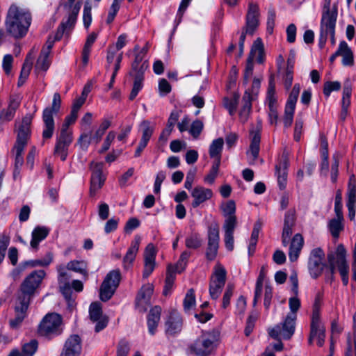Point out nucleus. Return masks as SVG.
Listing matches in <instances>:
<instances>
[{
    "mask_svg": "<svg viewBox=\"0 0 356 356\" xmlns=\"http://www.w3.org/2000/svg\"><path fill=\"white\" fill-rule=\"evenodd\" d=\"M31 23V15L25 9L15 4L10 6L6 19V29L8 34L16 39L24 37Z\"/></svg>",
    "mask_w": 356,
    "mask_h": 356,
    "instance_id": "obj_1",
    "label": "nucleus"
},
{
    "mask_svg": "<svg viewBox=\"0 0 356 356\" xmlns=\"http://www.w3.org/2000/svg\"><path fill=\"white\" fill-rule=\"evenodd\" d=\"M290 312L286 315L282 323L268 329V334L275 339H278L280 336L284 339H289L295 332L297 312L301 306L300 300L298 296L295 295L289 300Z\"/></svg>",
    "mask_w": 356,
    "mask_h": 356,
    "instance_id": "obj_2",
    "label": "nucleus"
},
{
    "mask_svg": "<svg viewBox=\"0 0 356 356\" xmlns=\"http://www.w3.org/2000/svg\"><path fill=\"white\" fill-rule=\"evenodd\" d=\"M219 336L217 332L202 331L201 334L188 346L191 353L197 356H209L216 349Z\"/></svg>",
    "mask_w": 356,
    "mask_h": 356,
    "instance_id": "obj_3",
    "label": "nucleus"
},
{
    "mask_svg": "<svg viewBox=\"0 0 356 356\" xmlns=\"http://www.w3.org/2000/svg\"><path fill=\"white\" fill-rule=\"evenodd\" d=\"M346 250L343 244H339L334 252L327 254V261L332 274H334L337 269L345 286L349 281V265L346 259Z\"/></svg>",
    "mask_w": 356,
    "mask_h": 356,
    "instance_id": "obj_4",
    "label": "nucleus"
},
{
    "mask_svg": "<svg viewBox=\"0 0 356 356\" xmlns=\"http://www.w3.org/2000/svg\"><path fill=\"white\" fill-rule=\"evenodd\" d=\"M337 15L338 12L337 8L330 9L328 6L323 7L321 20L319 38V43L321 46L325 44L329 34L332 35L335 33Z\"/></svg>",
    "mask_w": 356,
    "mask_h": 356,
    "instance_id": "obj_5",
    "label": "nucleus"
},
{
    "mask_svg": "<svg viewBox=\"0 0 356 356\" xmlns=\"http://www.w3.org/2000/svg\"><path fill=\"white\" fill-rule=\"evenodd\" d=\"M45 275L46 273L44 270H34L30 273L22 283L17 298L24 299L30 302L35 289L40 286Z\"/></svg>",
    "mask_w": 356,
    "mask_h": 356,
    "instance_id": "obj_6",
    "label": "nucleus"
},
{
    "mask_svg": "<svg viewBox=\"0 0 356 356\" xmlns=\"http://www.w3.org/2000/svg\"><path fill=\"white\" fill-rule=\"evenodd\" d=\"M62 318L57 314L52 313L47 314L38 327V333L47 337H53L60 334L61 329Z\"/></svg>",
    "mask_w": 356,
    "mask_h": 356,
    "instance_id": "obj_7",
    "label": "nucleus"
},
{
    "mask_svg": "<svg viewBox=\"0 0 356 356\" xmlns=\"http://www.w3.org/2000/svg\"><path fill=\"white\" fill-rule=\"evenodd\" d=\"M121 280L119 269L110 271L105 277L99 290V298L102 301H108L115 293Z\"/></svg>",
    "mask_w": 356,
    "mask_h": 356,
    "instance_id": "obj_8",
    "label": "nucleus"
},
{
    "mask_svg": "<svg viewBox=\"0 0 356 356\" xmlns=\"http://www.w3.org/2000/svg\"><path fill=\"white\" fill-rule=\"evenodd\" d=\"M61 106V97L58 92H55L51 106L47 107L42 112L44 130L42 134H53L55 129L54 115H57Z\"/></svg>",
    "mask_w": 356,
    "mask_h": 356,
    "instance_id": "obj_9",
    "label": "nucleus"
},
{
    "mask_svg": "<svg viewBox=\"0 0 356 356\" xmlns=\"http://www.w3.org/2000/svg\"><path fill=\"white\" fill-rule=\"evenodd\" d=\"M227 272L223 266L217 265L211 276L209 282V295L211 299L217 300L222 293L226 282Z\"/></svg>",
    "mask_w": 356,
    "mask_h": 356,
    "instance_id": "obj_10",
    "label": "nucleus"
},
{
    "mask_svg": "<svg viewBox=\"0 0 356 356\" xmlns=\"http://www.w3.org/2000/svg\"><path fill=\"white\" fill-rule=\"evenodd\" d=\"M325 329L321 322L318 308L316 305L312 312L309 343L311 344L314 340H316L317 345L320 347L322 346L325 342Z\"/></svg>",
    "mask_w": 356,
    "mask_h": 356,
    "instance_id": "obj_11",
    "label": "nucleus"
},
{
    "mask_svg": "<svg viewBox=\"0 0 356 356\" xmlns=\"http://www.w3.org/2000/svg\"><path fill=\"white\" fill-rule=\"evenodd\" d=\"M256 57L258 63H261L264 61V49L261 38H257L253 42L250 54L247 60L245 70L244 72V81L247 83L252 74L253 59Z\"/></svg>",
    "mask_w": 356,
    "mask_h": 356,
    "instance_id": "obj_12",
    "label": "nucleus"
},
{
    "mask_svg": "<svg viewBox=\"0 0 356 356\" xmlns=\"http://www.w3.org/2000/svg\"><path fill=\"white\" fill-rule=\"evenodd\" d=\"M81 7V3L78 1L76 3L74 6H72V9H65L67 10V15L63 19L57 29L56 33V40H60L65 33H67L74 28Z\"/></svg>",
    "mask_w": 356,
    "mask_h": 356,
    "instance_id": "obj_13",
    "label": "nucleus"
},
{
    "mask_svg": "<svg viewBox=\"0 0 356 356\" xmlns=\"http://www.w3.org/2000/svg\"><path fill=\"white\" fill-rule=\"evenodd\" d=\"M324 258L325 253L321 248H316L311 251L308 259V270L313 278H317L322 274L325 266Z\"/></svg>",
    "mask_w": 356,
    "mask_h": 356,
    "instance_id": "obj_14",
    "label": "nucleus"
},
{
    "mask_svg": "<svg viewBox=\"0 0 356 356\" xmlns=\"http://www.w3.org/2000/svg\"><path fill=\"white\" fill-rule=\"evenodd\" d=\"M92 175L90 178V195L93 197L97 192L103 186L106 177L103 175V163H90Z\"/></svg>",
    "mask_w": 356,
    "mask_h": 356,
    "instance_id": "obj_15",
    "label": "nucleus"
},
{
    "mask_svg": "<svg viewBox=\"0 0 356 356\" xmlns=\"http://www.w3.org/2000/svg\"><path fill=\"white\" fill-rule=\"evenodd\" d=\"M29 303L24 299L17 298L14 305L15 316L9 320V325L11 329L16 330L20 327L27 316Z\"/></svg>",
    "mask_w": 356,
    "mask_h": 356,
    "instance_id": "obj_16",
    "label": "nucleus"
},
{
    "mask_svg": "<svg viewBox=\"0 0 356 356\" xmlns=\"http://www.w3.org/2000/svg\"><path fill=\"white\" fill-rule=\"evenodd\" d=\"M220 236L218 224H212L209 227L208 230V246L206 252L207 258L212 261L218 253L219 247Z\"/></svg>",
    "mask_w": 356,
    "mask_h": 356,
    "instance_id": "obj_17",
    "label": "nucleus"
},
{
    "mask_svg": "<svg viewBox=\"0 0 356 356\" xmlns=\"http://www.w3.org/2000/svg\"><path fill=\"white\" fill-rule=\"evenodd\" d=\"M183 327V319L181 314L176 310H172L165 322V333L167 337H175L179 334Z\"/></svg>",
    "mask_w": 356,
    "mask_h": 356,
    "instance_id": "obj_18",
    "label": "nucleus"
},
{
    "mask_svg": "<svg viewBox=\"0 0 356 356\" xmlns=\"http://www.w3.org/2000/svg\"><path fill=\"white\" fill-rule=\"evenodd\" d=\"M300 91V86L296 83L289 94L284 110V124L285 127H289L291 124Z\"/></svg>",
    "mask_w": 356,
    "mask_h": 356,
    "instance_id": "obj_19",
    "label": "nucleus"
},
{
    "mask_svg": "<svg viewBox=\"0 0 356 356\" xmlns=\"http://www.w3.org/2000/svg\"><path fill=\"white\" fill-rule=\"evenodd\" d=\"M259 6L250 1L248 3V9L246 15V23L243 28L249 35H253L259 24Z\"/></svg>",
    "mask_w": 356,
    "mask_h": 356,
    "instance_id": "obj_20",
    "label": "nucleus"
},
{
    "mask_svg": "<svg viewBox=\"0 0 356 356\" xmlns=\"http://www.w3.org/2000/svg\"><path fill=\"white\" fill-rule=\"evenodd\" d=\"M82 340L78 334L70 336L64 343L60 356H80Z\"/></svg>",
    "mask_w": 356,
    "mask_h": 356,
    "instance_id": "obj_21",
    "label": "nucleus"
},
{
    "mask_svg": "<svg viewBox=\"0 0 356 356\" xmlns=\"http://www.w3.org/2000/svg\"><path fill=\"white\" fill-rule=\"evenodd\" d=\"M213 195V193L211 189L202 186H195L191 191V197H193L192 207L197 208L207 201L211 200Z\"/></svg>",
    "mask_w": 356,
    "mask_h": 356,
    "instance_id": "obj_22",
    "label": "nucleus"
},
{
    "mask_svg": "<svg viewBox=\"0 0 356 356\" xmlns=\"http://www.w3.org/2000/svg\"><path fill=\"white\" fill-rule=\"evenodd\" d=\"M289 166L288 156L283 154L275 165V175L281 190L286 188L287 183V169Z\"/></svg>",
    "mask_w": 356,
    "mask_h": 356,
    "instance_id": "obj_23",
    "label": "nucleus"
},
{
    "mask_svg": "<svg viewBox=\"0 0 356 356\" xmlns=\"http://www.w3.org/2000/svg\"><path fill=\"white\" fill-rule=\"evenodd\" d=\"M154 291V286L151 284L143 285L139 291L136 299V305L140 312H145L150 303V299Z\"/></svg>",
    "mask_w": 356,
    "mask_h": 356,
    "instance_id": "obj_24",
    "label": "nucleus"
},
{
    "mask_svg": "<svg viewBox=\"0 0 356 356\" xmlns=\"http://www.w3.org/2000/svg\"><path fill=\"white\" fill-rule=\"evenodd\" d=\"M156 250L154 245L149 243L147 245L144 252V270L143 278H147L155 268Z\"/></svg>",
    "mask_w": 356,
    "mask_h": 356,
    "instance_id": "obj_25",
    "label": "nucleus"
},
{
    "mask_svg": "<svg viewBox=\"0 0 356 356\" xmlns=\"http://www.w3.org/2000/svg\"><path fill=\"white\" fill-rule=\"evenodd\" d=\"M20 104V99L18 96H11L6 108L0 111V122L10 121L15 116V112Z\"/></svg>",
    "mask_w": 356,
    "mask_h": 356,
    "instance_id": "obj_26",
    "label": "nucleus"
},
{
    "mask_svg": "<svg viewBox=\"0 0 356 356\" xmlns=\"http://www.w3.org/2000/svg\"><path fill=\"white\" fill-rule=\"evenodd\" d=\"M148 67V63L147 61L144 63L140 67L139 71L136 74L131 75L134 77V86L131 92L129 95V99L133 100L138 95L139 91L143 88V80H144V72Z\"/></svg>",
    "mask_w": 356,
    "mask_h": 356,
    "instance_id": "obj_27",
    "label": "nucleus"
},
{
    "mask_svg": "<svg viewBox=\"0 0 356 356\" xmlns=\"http://www.w3.org/2000/svg\"><path fill=\"white\" fill-rule=\"evenodd\" d=\"M140 241V236L136 235L131 241V245L123 258V266L124 269H129L134 262L138 252Z\"/></svg>",
    "mask_w": 356,
    "mask_h": 356,
    "instance_id": "obj_28",
    "label": "nucleus"
},
{
    "mask_svg": "<svg viewBox=\"0 0 356 356\" xmlns=\"http://www.w3.org/2000/svg\"><path fill=\"white\" fill-rule=\"evenodd\" d=\"M72 142V138L71 135H59L58 136L54 152L60 157L62 161L66 159L67 149Z\"/></svg>",
    "mask_w": 356,
    "mask_h": 356,
    "instance_id": "obj_29",
    "label": "nucleus"
},
{
    "mask_svg": "<svg viewBox=\"0 0 356 356\" xmlns=\"http://www.w3.org/2000/svg\"><path fill=\"white\" fill-rule=\"evenodd\" d=\"M161 314V307L155 306L152 307L147 317V323L148 332L151 335L155 334L156 328L160 321Z\"/></svg>",
    "mask_w": 356,
    "mask_h": 356,
    "instance_id": "obj_30",
    "label": "nucleus"
},
{
    "mask_svg": "<svg viewBox=\"0 0 356 356\" xmlns=\"http://www.w3.org/2000/svg\"><path fill=\"white\" fill-rule=\"evenodd\" d=\"M303 244L304 239L302 236L300 234H295L289 247V257L291 261L293 262L298 259Z\"/></svg>",
    "mask_w": 356,
    "mask_h": 356,
    "instance_id": "obj_31",
    "label": "nucleus"
},
{
    "mask_svg": "<svg viewBox=\"0 0 356 356\" xmlns=\"http://www.w3.org/2000/svg\"><path fill=\"white\" fill-rule=\"evenodd\" d=\"M223 216L225 218L223 225H237V218L235 215L236 204L234 200H229L222 206Z\"/></svg>",
    "mask_w": 356,
    "mask_h": 356,
    "instance_id": "obj_32",
    "label": "nucleus"
},
{
    "mask_svg": "<svg viewBox=\"0 0 356 356\" xmlns=\"http://www.w3.org/2000/svg\"><path fill=\"white\" fill-rule=\"evenodd\" d=\"M49 232V229L46 227H35L31 234V248L35 251L38 250L39 243L47 238Z\"/></svg>",
    "mask_w": 356,
    "mask_h": 356,
    "instance_id": "obj_33",
    "label": "nucleus"
},
{
    "mask_svg": "<svg viewBox=\"0 0 356 356\" xmlns=\"http://www.w3.org/2000/svg\"><path fill=\"white\" fill-rule=\"evenodd\" d=\"M260 135H254L251 140L250 149L247 152L248 161L250 165L254 164L256 160L259 156V153L260 150Z\"/></svg>",
    "mask_w": 356,
    "mask_h": 356,
    "instance_id": "obj_34",
    "label": "nucleus"
},
{
    "mask_svg": "<svg viewBox=\"0 0 356 356\" xmlns=\"http://www.w3.org/2000/svg\"><path fill=\"white\" fill-rule=\"evenodd\" d=\"M296 216L294 210H289L284 216L282 236L285 238H290L293 233V227L295 225Z\"/></svg>",
    "mask_w": 356,
    "mask_h": 356,
    "instance_id": "obj_35",
    "label": "nucleus"
},
{
    "mask_svg": "<svg viewBox=\"0 0 356 356\" xmlns=\"http://www.w3.org/2000/svg\"><path fill=\"white\" fill-rule=\"evenodd\" d=\"M242 101L243 106L240 111L239 116L241 120L245 122L249 117L252 108V102L254 101L249 90H245Z\"/></svg>",
    "mask_w": 356,
    "mask_h": 356,
    "instance_id": "obj_36",
    "label": "nucleus"
},
{
    "mask_svg": "<svg viewBox=\"0 0 356 356\" xmlns=\"http://www.w3.org/2000/svg\"><path fill=\"white\" fill-rule=\"evenodd\" d=\"M352 93V85L349 81L347 79L343 84V97L341 100L342 104V111L341 115L345 116L347 113L348 108L350 104V96Z\"/></svg>",
    "mask_w": 356,
    "mask_h": 356,
    "instance_id": "obj_37",
    "label": "nucleus"
},
{
    "mask_svg": "<svg viewBox=\"0 0 356 356\" xmlns=\"http://www.w3.org/2000/svg\"><path fill=\"white\" fill-rule=\"evenodd\" d=\"M237 225H223L222 229L224 231V242L226 249L228 251L234 250V232Z\"/></svg>",
    "mask_w": 356,
    "mask_h": 356,
    "instance_id": "obj_38",
    "label": "nucleus"
},
{
    "mask_svg": "<svg viewBox=\"0 0 356 356\" xmlns=\"http://www.w3.org/2000/svg\"><path fill=\"white\" fill-rule=\"evenodd\" d=\"M339 53L342 56V63L345 66H350L353 64V52L345 41L340 42L339 46Z\"/></svg>",
    "mask_w": 356,
    "mask_h": 356,
    "instance_id": "obj_39",
    "label": "nucleus"
},
{
    "mask_svg": "<svg viewBox=\"0 0 356 356\" xmlns=\"http://www.w3.org/2000/svg\"><path fill=\"white\" fill-rule=\"evenodd\" d=\"M266 103L268 108H277V98L275 93V85L273 78L271 77L266 94Z\"/></svg>",
    "mask_w": 356,
    "mask_h": 356,
    "instance_id": "obj_40",
    "label": "nucleus"
},
{
    "mask_svg": "<svg viewBox=\"0 0 356 356\" xmlns=\"http://www.w3.org/2000/svg\"><path fill=\"white\" fill-rule=\"evenodd\" d=\"M97 35L95 33H92L87 37L82 51V62L84 66H86L88 63L90 49L95 40L97 39Z\"/></svg>",
    "mask_w": 356,
    "mask_h": 356,
    "instance_id": "obj_41",
    "label": "nucleus"
},
{
    "mask_svg": "<svg viewBox=\"0 0 356 356\" xmlns=\"http://www.w3.org/2000/svg\"><path fill=\"white\" fill-rule=\"evenodd\" d=\"M343 220V217L339 218L336 216L335 218H333L329 221L328 229L331 233V235L334 238H338L340 232L343 229V225L342 223Z\"/></svg>",
    "mask_w": 356,
    "mask_h": 356,
    "instance_id": "obj_42",
    "label": "nucleus"
},
{
    "mask_svg": "<svg viewBox=\"0 0 356 356\" xmlns=\"http://www.w3.org/2000/svg\"><path fill=\"white\" fill-rule=\"evenodd\" d=\"M31 115H26L24 118H22V120L16 121L15 131L17 132V134H29L31 131Z\"/></svg>",
    "mask_w": 356,
    "mask_h": 356,
    "instance_id": "obj_43",
    "label": "nucleus"
},
{
    "mask_svg": "<svg viewBox=\"0 0 356 356\" xmlns=\"http://www.w3.org/2000/svg\"><path fill=\"white\" fill-rule=\"evenodd\" d=\"M52 261L53 254L49 252L43 258L27 261L24 263V265L32 268L37 266L47 267L52 262Z\"/></svg>",
    "mask_w": 356,
    "mask_h": 356,
    "instance_id": "obj_44",
    "label": "nucleus"
},
{
    "mask_svg": "<svg viewBox=\"0 0 356 356\" xmlns=\"http://www.w3.org/2000/svg\"><path fill=\"white\" fill-rule=\"evenodd\" d=\"M266 273H265V268L264 267H262L260 270L259 275L257 277L256 286H255V291H254V297L253 300V304L255 305L258 300L261 298V293H262V289H263V284L265 280Z\"/></svg>",
    "mask_w": 356,
    "mask_h": 356,
    "instance_id": "obj_45",
    "label": "nucleus"
},
{
    "mask_svg": "<svg viewBox=\"0 0 356 356\" xmlns=\"http://www.w3.org/2000/svg\"><path fill=\"white\" fill-rule=\"evenodd\" d=\"M224 140L222 138H218L213 140L209 147V155L211 158H218L220 159V154L222 150Z\"/></svg>",
    "mask_w": 356,
    "mask_h": 356,
    "instance_id": "obj_46",
    "label": "nucleus"
},
{
    "mask_svg": "<svg viewBox=\"0 0 356 356\" xmlns=\"http://www.w3.org/2000/svg\"><path fill=\"white\" fill-rule=\"evenodd\" d=\"M67 269L87 275V264L84 261L73 260L67 263Z\"/></svg>",
    "mask_w": 356,
    "mask_h": 356,
    "instance_id": "obj_47",
    "label": "nucleus"
},
{
    "mask_svg": "<svg viewBox=\"0 0 356 356\" xmlns=\"http://www.w3.org/2000/svg\"><path fill=\"white\" fill-rule=\"evenodd\" d=\"M29 140L28 135H18L16 143L13 149V152L15 153V155H22L24 149L26 146Z\"/></svg>",
    "mask_w": 356,
    "mask_h": 356,
    "instance_id": "obj_48",
    "label": "nucleus"
},
{
    "mask_svg": "<svg viewBox=\"0 0 356 356\" xmlns=\"http://www.w3.org/2000/svg\"><path fill=\"white\" fill-rule=\"evenodd\" d=\"M175 280V275L174 273L171 272L170 267L168 268L165 280V285L163 293L164 296H168L171 293L174 282Z\"/></svg>",
    "mask_w": 356,
    "mask_h": 356,
    "instance_id": "obj_49",
    "label": "nucleus"
},
{
    "mask_svg": "<svg viewBox=\"0 0 356 356\" xmlns=\"http://www.w3.org/2000/svg\"><path fill=\"white\" fill-rule=\"evenodd\" d=\"M38 348V341L35 339H32L23 345L21 356H33L37 351Z\"/></svg>",
    "mask_w": 356,
    "mask_h": 356,
    "instance_id": "obj_50",
    "label": "nucleus"
},
{
    "mask_svg": "<svg viewBox=\"0 0 356 356\" xmlns=\"http://www.w3.org/2000/svg\"><path fill=\"white\" fill-rule=\"evenodd\" d=\"M69 269H67V266L65 267L63 265H60L57 266V271L58 273V281L59 284H65V288L67 289V284H70L69 280L70 278V275L68 273Z\"/></svg>",
    "mask_w": 356,
    "mask_h": 356,
    "instance_id": "obj_51",
    "label": "nucleus"
},
{
    "mask_svg": "<svg viewBox=\"0 0 356 356\" xmlns=\"http://www.w3.org/2000/svg\"><path fill=\"white\" fill-rule=\"evenodd\" d=\"M195 305V291L193 289H190L184 300V309L186 312H189Z\"/></svg>",
    "mask_w": 356,
    "mask_h": 356,
    "instance_id": "obj_52",
    "label": "nucleus"
},
{
    "mask_svg": "<svg viewBox=\"0 0 356 356\" xmlns=\"http://www.w3.org/2000/svg\"><path fill=\"white\" fill-rule=\"evenodd\" d=\"M238 99L239 95L236 94L232 98L225 97L223 99V105L228 110L230 115L235 113Z\"/></svg>",
    "mask_w": 356,
    "mask_h": 356,
    "instance_id": "obj_53",
    "label": "nucleus"
},
{
    "mask_svg": "<svg viewBox=\"0 0 356 356\" xmlns=\"http://www.w3.org/2000/svg\"><path fill=\"white\" fill-rule=\"evenodd\" d=\"M220 163V160L218 158L213 163L209 174L204 178V181L206 183H208L209 184H213L214 183L215 179L218 172Z\"/></svg>",
    "mask_w": 356,
    "mask_h": 356,
    "instance_id": "obj_54",
    "label": "nucleus"
},
{
    "mask_svg": "<svg viewBox=\"0 0 356 356\" xmlns=\"http://www.w3.org/2000/svg\"><path fill=\"white\" fill-rule=\"evenodd\" d=\"M186 246L191 249H197L202 245V240L197 234H192L186 237Z\"/></svg>",
    "mask_w": 356,
    "mask_h": 356,
    "instance_id": "obj_55",
    "label": "nucleus"
},
{
    "mask_svg": "<svg viewBox=\"0 0 356 356\" xmlns=\"http://www.w3.org/2000/svg\"><path fill=\"white\" fill-rule=\"evenodd\" d=\"M90 317L91 321H95L103 318L102 308L99 303L92 302L89 309Z\"/></svg>",
    "mask_w": 356,
    "mask_h": 356,
    "instance_id": "obj_56",
    "label": "nucleus"
},
{
    "mask_svg": "<svg viewBox=\"0 0 356 356\" xmlns=\"http://www.w3.org/2000/svg\"><path fill=\"white\" fill-rule=\"evenodd\" d=\"M49 54H44L42 52H40V56L38 57L36 64L35 69L37 70L46 71L50 65V61L49 60Z\"/></svg>",
    "mask_w": 356,
    "mask_h": 356,
    "instance_id": "obj_57",
    "label": "nucleus"
},
{
    "mask_svg": "<svg viewBox=\"0 0 356 356\" xmlns=\"http://www.w3.org/2000/svg\"><path fill=\"white\" fill-rule=\"evenodd\" d=\"M293 64L291 63L290 60L287 61V67L284 76V86L286 90H289L292 85L293 74Z\"/></svg>",
    "mask_w": 356,
    "mask_h": 356,
    "instance_id": "obj_58",
    "label": "nucleus"
},
{
    "mask_svg": "<svg viewBox=\"0 0 356 356\" xmlns=\"http://www.w3.org/2000/svg\"><path fill=\"white\" fill-rule=\"evenodd\" d=\"M92 6L88 1L85 2L83 12V21L86 28H88L92 22Z\"/></svg>",
    "mask_w": 356,
    "mask_h": 356,
    "instance_id": "obj_59",
    "label": "nucleus"
},
{
    "mask_svg": "<svg viewBox=\"0 0 356 356\" xmlns=\"http://www.w3.org/2000/svg\"><path fill=\"white\" fill-rule=\"evenodd\" d=\"M234 287L233 284H227L222 297V307L223 309H226L229 305L230 299L234 293Z\"/></svg>",
    "mask_w": 356,
    "mask_h": 356,
    "instance_id": "obj_60",
    "label": "nucleus"
},
{
    "mask_svg": "<svg viewBox=\"0 0 356 356\" xmlns=\"http://www.w3.org/2000/svg\"><path fill=\"white\" fill-rule=\"evenodd\" d=\"M341 88V83L339 81H327L324 84L323 93L329 97L332 91H337Z\"/></svg>",
    "mask_w": 356,
    "mask_h": 356,
    "instance_id": "obj_61",
    "label": "nucleus"
},
{
    "mask_svg": "<svg viewBox=\"0 0 356 356\" xmlns=\"http://www.w3.org/2000/svg\"><path fill=\"white\" fill-rule=\"evenodd\" d=\"M76 118H77L72 115V114L67 115L65 118L63 122L60 124V134H65L68 131L69 127L75 122Z\"/></svg>",
    "mask_w": 356,
    "mask_h": 356,
    "instance_id": "obj_62",
    "label": "nucleus"
},
{
    "mask_svg": "<svg viewBox=\"0 0 356 356\" xmlns=\"http://www.w3.org/2000/svg\"><path fill=\"white\" fill-rule=\"evenodd\" d=\"M129 350V343L125 340H121L117 347V356H128Z\"/></svg>",
    "mask_w": 356,
    "mask_h": 356,
    "instance_id": "obj_63",
    "label": "nucleus"
},
{
    "mask_svg": "<svg viewBox=\"0 0 356 356\" xmlns=\"http://www.w3.org/2000/svg\"><path fill=\"white\" fill-rule=\"evenodd\" d=\"M98 216L102 220L108 219L109 216V206L105 202H101L98 205Z\"/></svg>",
    "mask_w": 356,
    "mask_h": 356,
    "instance_id": "obj_64",
    "label": "nucleus"
}]
</instances>
